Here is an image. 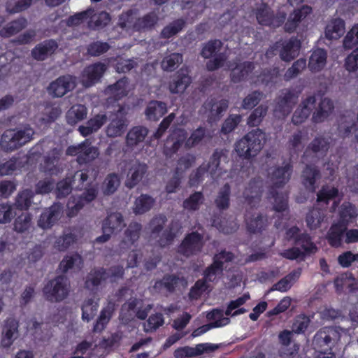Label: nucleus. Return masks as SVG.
Instances as JSON below:
<instances>
[{
    "mask_svg": "<svg viewBox=\"0 0 358 358\" xmlns=\"http://www.w3.org/2000/svg\"><path fill=\"white\" fill-rule=\"evenodd\" d=\"M34 130L29 125L4 131L0 139V148L6 152L16 150L33 138Z\"/></svg>",
    "mask_w": 358,
    "mask_h": 358,
    "instance_id": "1",
    "label": "nucleus"
},
{
    "mask_svg": "<svg viewBox=\"0 0 358 358\" xmlns=\"http://www.w3.org/2000/svg\"><path fill=\"white\" fill-rule=\"evenodd\" d=\"M262 138L263 133L260 129H253L236 143V151L239 156L246 159L254 157L262 149Z\"/></svg>",
    "mask_w": 358,
    "mask_h": 358,
    "instance_id": "2",
    "label": "nucleus"
},
{
    "mask_svg": "<svg viewBox=\"0 0 358 358\" xmlns=\"http://www.w3.org/2000/svg\"><path fill=\"white\" fill-rule=\"evenodd\" d=\"M159 21V17L155 12H150L134 21L132 11L129 10L120 17L119 24L122 28L132 27L139 32H145L155 28Z\"/></svg>",
    "mask_w": 358,
    "mask_h": 358,
    "instance_id": "3",
    "label": "nucleus"
},
{
    "mask_svg": "<svg viewBox=\"0 0 358 358\" xmlns=\"http://www.w3.org/2000/svg\"><path fill=\"white\" fill-rule=\"evenodd\" d=\"M130 107L127 104H118L110 116V121L106 129V136L109 138L121 136L127 129L129 120L127 117Z\"/></svg>",
    "mask_w": 358,
    "mask_h": 358,
    "instance_id": "4",
    "label": "nucleus"
},
{
    "mask_svg": "<svg viewBox=\"0 0 358 358\" xmlns=\"http://www.w3.org/2000/svg\"><path fill=\"white\" fill-rule=\"evenodd\" d=\"M208 240L203 227L199 224L198 231L187 234L178 247V252L187 257L196 255L202 251Z\"/></svg>",
    "mask_w": 358,
    "mask_h": 358,
    "instance_id": "5",
    "label": "nucleus"
},
{
    "mask_svg": "<svg viewBox=\"0 0 358 358\" xmlns=\"http://www.w3.org/2000/svg\"><path fill=\"white\" fill-rule=\"evenodd\" d=\"M69 291V282L66 277L62 275L50 280L43 289L45 298L51 302L63 301L68 296Z\"/></svg>",
    "mask_w": 358,
    "mask_h": 358,
    "instance_id": "6",
    "label": "nucleus"
},
{
    "mask_svg": "<svg viewBox=\"0 0 358 358\" xmlns=\"http://www.w3.org/2000/svg\"><path fill=\"white\" fill-rule=\"evenodd\" d=\"M256 18L259 24L270 26L273 28L279 27L287 17L284 11H278L275 15L271 8L266 3H262L256 9Z\"/></svg>",
    "mask_w": 358,
    "mask_h": 358,
    "instance_id": "7",
    "label": "nucleus"
},
{
    "mask_svg": "<svg viewBox=\"0 0 358 358\" xmlns=\"http://www.w3.org/2000/svg\"><path fill=\"white\" fill-rule=\"evenodd\" d=\"M127 178L125 186L129 189L136 187L147 175L148 166L137 159H131L126 162Z\"/></svg>",
    "mask_w": 358,
    "mask_h": 358,
    "instance_id": "8",
    "label": "nucleus"
},
{
    "mask_svg": "<svg viewBox=\"0 0 358 358\" xmlns=\"http://www.w3.org/2000/svg\"><path fill=\"white\" fill-rule=\"evenodd\" d=\"M341 338L339 329L336 327H324L317 331L312 344L315 349L331 348Z\"/></svg>",
    "mask_w": 358,
    "mask_h": 358,
    "instance_id": "9",
    "label": "nucleus"
},
{
    "mask_svg": "<svg viewBox=\"0 0 358 358\" xmlns=\"http://www.w3.org/2000/svg\"><path fill=\"white\" fill-rule=\"evenodd\" d=\"M229 106L227 100L208 98L203 103L201 112L206 115L209 122L218 121Z\"/></svg>",
    "mask_w": 358,
    "mask_h": 358,
    "instance_id": "10",
    "label": "nucleus"
},
{
    "mask_svg": "<svg viewBox=\"0 0 358 358\" xmlns=\"http://www.w3.org/2000/svg\"><path fill=\"white\" fill-rule=\"evenodd\" d=\"M299 95L294 90H285L277 99L274 115L278 119L285 118L296 103Z\"/></svg>",
    "mask_w": 358,
    "mask_h": 358,
    "instance_id": "11",
    "label": "nucleus"
},
{
    "mask_svg": "<svg viewBox=\"0 0 358 358\" xmlns=\"http://www.w3.org/2000/svg\"><path fill=\"white\" fill-rule=\"evenodd\" d=\"M187 285V280L179 275L166 274L161 280H157L153 289L159 293H173L176 289L185 288Z\"/></svg>",
    "mask_w": 358,
    "mask_h": 358,
    "instance_id": "12",
    "label": "nucleus"
},
{
    "mask_svg": "<svg viewBox=\"0 0 358 358\" xmlns=\"http://www.w3.org/2000/svg\"><path fill=\"white\" fill-rule=\"evenodd\" d=\"M76 77L66 74L50 83L47 90L53 97H62L76 88Z\"/></svg>",
    "mask_w": 358,
    "mask_h": 358,
    "instance_id": "13",
    "label": "nucleus"
},
{
    "mask_svg": "<svg viewBox=\"0 0 358 358\" xmlns=\"http://www.w3.org/2000/svg\"><path fill=\"white\" fill-rule=\"evenodd\" d=\"M252 208L246 207L245 224L248 231L251 234L261 233L268 224V217L260 212L252 213Z\"/></svg>",
    "mask_w": 358,
    "mask_h": 358,
    "instance_id": "14",
    "label": "nucleus"
},
{
    "mask_svg": "<svg viewBox=\"0 0 358 358\" xmlns=\"http://www.w3.org/2000/svg\"><path fill=\"white\" fill-rule=\"evenodd\" d=\"M279 48V56L284 62H290L299 55L301 41L296 37H291L288 41L275 43Z\"/></svg>",
    "mask_w": 358,
    "mask_h": 358,
    "instance_id": "15",
    "label": "nucleus"
},
{
    "mask_svg": "<svg viewBox=\"0 0 358 358\" xmlns=\"http://www.w3.org/2000/svg\"><path fill=\"white\" fill-rule=\"evenodd\" d=\"M19 336V322L13 317H9L3 322L1 331V345L4 348H10Z\"/></svg>",
    "mask_w": 358,
    "mask_h": 358,
    "instance_id": "16",
    "label": "nucleus"
},
{
    "mask_svg": "<svg viewBox=\"0 0 358 358\" xmlns=\"http://www.w3.org/2000/svg\"><path fill=\"white\" fill-rule=\"evenodd\" d=\"M262 187L263 183L260 180L254 179L248 183L243 192L246 207L253 208L259 206L263 192Z\"/></svg>",
    "mask_w": 358,
    "mask_h": 358,
    "instance_id": "17",
    "label": "nucleus"
},
{
    "mask_svg": "<svg viewBox=\"0 0 358 358\" xmlns=\"http://www.w3.org/2000/svg\"><path fill=\"white\" fill-rule=\"evenodd\" d=\"M62 206L60 203H55L46 208L40 215L38 226L43 229H50L60 218Z\"/></svg>",
    "mask_w": 358,
    "mask_h": 358,
    "instance_id": "18",
    "label": "nucleus"
},
{
    "mask_svg": "<svg viewBox=\"0 0 358 358\" xmlns=\"http://www.w3.org/2000/svg\"><path fill=\"white\" fill-rule=\"evenodd\" d=\"M292 166L287 164L284 166L277 167L269 173V182L273 189L282 187L290 179Z\"/></svg>",
    "mask_w": 358,
    "mask_h": 358,
    "instance_id": "19",
    "label": "nucleus"
},
{
    "mask_svg": "<svg viewBox=\"0 0 358 358\" xmlns=\"http://www.w3.org/2000/svg\"><path fill=\"white\" fill-rule=\"evenodd\" d=\"M106 66L101 62H97L87 66L83 71L82 83L89 87L99 81L106 71Z\"/></svg>",
    "mask_w": 358,
    "mask_h": 358,
    "instance_id": "20",
    "label": "nucleus"
},
{
    "mask_svg": "<svg viewBox=\"0 0 358 358\" xmlns=\"http://www.w3.org/2000/svg\"><path fill=\"white\" fill-rule=\"evenodd\" d=\"M338 132L343 137H348L352 134L358 140V114L343 115L341 117L338 124Z\"/></svg>",
    "mask_w": 358,
    "mask_h": 358,
    "instance_id": "21",
    "label": "nucleus"
},
{
    "mask_svg": "<svg viewBox=\"0 0 358 358\" xmlns=\"http://www.w3.org/2000/svg\"><path fill=\"white\" fill-rule=\"evenodd\" d=\"M109 278L106 268H94L87 275L85 281V287L92 292H96L99 287Z\"/></svg>",
    "mask_w": 358,
    "mask_h": 358,
    "instance_id": "22",
    "label": "nucleus"
},
{
    "mask_svg": "<svg viewBox=\"0 0 358 358\" xmlns=\"http://www.w3.org/2000/svg\"><path fill=\"white\" fill-rule=\"evenodd\" d=\"M57 43L52 39L44 41L31 50V57L37 61H43L57 49Z\"/></svg>",
    "mask_w": 358,
    "mask_h": 358,
    "instance_id": "23",
    "label": "nucleus"
},
{
    "mask_svg": "<svg viewBox=\"0 0 358 358\" xmlns=\"http://www.w3.org/2000/svg\"><path fill=\"white\" fill-rule=\"evenodd\" d=\"M225 152L221 149H216L210 156L208 162L205 164L213 180H217L222 173L220 164L222 159H226Z\"/></svg>",
    "mask_w": 358,
    "mask_h": 358,
    "instance_id": "24",
    "label": "nucleus"
},
{
    "mask_svg": "<svg viewBox=\"0 0 358 358\" xmlns=\"http://www.w3.org/2000/svg\"><path fill=\"white\" fill-rule=\"evenodd\" d=\"M334 105L331 99L322 98L313 113L312 120L315 123L324 122L333 112Z\"/></svg>",
    "mask_w": 358,
    "mask_h": 358,
    "instance_id": "25",
    "label": "nucleus"
},
{
    "mask_svg": "<svg viewBox=\"0 0 358 358\" xmlns=\"http://www.w3.org/2000/svg\"><path fill=\"white\" fill-rule=\"evenodd\" d=\"M148 132V129L144 126L133 127L126 135V146L131 149L136 147L138 144L144 141Z\"/></svg>",
    "mask_w": 358,
    "mask_h": 358,
    "instance_id": "26",
    "label": "nucleus"
},
{
    "mask_svg": "<svg viewBox=\"0 0 358 358\" xmlns=\"http://www.w3.org/2000/svg\"><path fill=\"white\" fill-rule=\"evenodd\" d=\"M320 170L315 165H306L301 173V182L306 188L311 192L315 190V182L320 179Z\"/></svg>",
    "mask_w": 358,
    "mask_h": 358,
    "instance_id": "27",
    "label": "nucleus"
},
{
    "mask_svg": "<svg viewBox=\"0 0 358 358\" xmlns=\"http://www.w3.org/2000/svg\"><path fill=\"white\" fill-rule=\"evenodd\" d=\"M108 117L106 114H97L90 119L85 124L78 127L80 134L84 136H88L96 132L107 121Z\"/></svg>",
    "mask_w": 358,
    "mask_h": 358,
    "instance_id": "28",
    "label": "nucleus"
},
{
    "mask_svg": "<svg viewBox=\"0 0 358 358\" xmlns=\"http://www.w3.org/2000/svg\"><path fill=\"white\" fill-rule=\"evenodd\" d=\"M191 83V78L187 71L180 69L169 83V90L172 94L182 93Z\"/></svg>",
    "mask_w": 358,
    "mask_h": 358,
    "instance_id": "29",
    "label": "nucleus"
},
{
    "mask_svg": "<svg viewBox=\"0 0 358 358\" xmlns=\"http://www.w3.org/2000/svg\"><path fill=\"white\" fill-rule=\"evenodd\" d=\"M181 226L178 221H172L168 228L165 229L162 234L157 237L156 242L161 248L166 247L171 245L177 234L179 232Z\"/></svg>",
    "mask_w": 358,
    "mask_h": 358,
    "instance_id": "30",
    "label": "nucleus"
},
{
    "mask_svg": "<svg viewBox=\"0 0 358 358\" xmlns=\"http://www.w3.org/2000/svg\"><path fill=\"white\" fill-rule=\"evenodd\" d=\"M325 217L326 211L324 208L320 207V204L317 203L306 215V222L307 227L311 230L317 229L320 227Z\"/></svg>",
    "mask_w": 358,
    "mask_h": 358,
    "instance_id": "31",
    "label": "nucleus"
},
{
    "mask_svg": "<svg viewBox=\"0 0 358 358\" xmlns=\"http://www.w3.org/2000/svg\"><path fill=\"white\" fill-rule=\"evenodd\" d=\"M125 227L122 215L119 212L109 213L103 220L102 229L111 233L118 232Z\"/></svg>",
    "mask_w": 358,
    "mask_h": 358,
    "instance_id": "32",
    "label": "nucleus"
},
{
    "mask_svg": "<svg viewBox=\"0 0 358 358\" xmlns=\"http://www.w3.org/2000/svg\"><path fill=\"white\" fill-rule=\"evenodd\" d=\"M187 137V132L183 129H178L176 131L168 140L172 142V144L169 146L166 145L164 153L168 157H171L182 146V143L186 141Z\"/></svg>",
    "mask_w": 358,
    "mask_h": 358,
    "instance_id": "33",
    "label": "nucleus"
},
{
    "mask_svg": "<svg viewBox=\"0 0 358 358\" xmlns=\"http://www.w3.org/2000/svg\"><path fill=\"white\" fill-rule=\"evenodd\" d=\"M345 32V22L341 18L331 20L325 28L324 35L329 40H337Z\"/></svg>",
    "mask_w": 358,
    "mask_h": 358,
    "instance_id": "34",
    "label": "nucleus"
},
{
    "mask_svg": "<svg viewBox=\"0 0 358 358\" xmlns=\"http://www.w3.org/2000/svg\"><path fill=\"white\" fill-rule=\"evenodd\" d=\"M255 69L254 63L251 62H244L238 64L231 72V78L234 83H239L247 79L249 75Z\"/></svg>",
    "mask_w": 358,
    "mask_h": 358,
    "instance_id": "35",
    "label": "nucleus"
},
{
    "mask_svg": "<svg viewBox=\"0 0 358 358\" xmlns=\"http://www.w3.org/2000/svg\"><path fill=\"white\" fill-rule=\"evenodd\" d=\"M99 154L98 149L91 145L88 140H85L81 143L80 154L76 161L79 164H87L97 158Z\"/></svg>",
    "mask_w": 358,
    "mask_h": 358,
    "instance_id": "36",
    "label": "nucleus"
},
{
    "mask_svg": "<svg viewBox=\"0 0 358 358\" xmlns=\"http://www.w3.org/2000/svg\"><path fill=\"white\" fill-rule=\"evenodd\" d=\"M27 24L28 22L25 17H18L4 26L0 30V36L3 38L13 36L24 29Z\"/></svg>",
    "mask_w": 358,
    "mask_h": 358,
    "instance_id": "37",
    "label": "nucleus"
},
{
    "mask_svg": "<svg viewBox=\"0 0 358 358\" xmlns=\"http://www.w3.org/2000/svg\"><path fill=\"white\" fill-rule=\"evenodd\" d=\"M167 111L166 104L159 101H151L148 103L145 114L150 120L156 121Z\"/></svg>",
    "mask_w": 358,
    "mask_h": 358,
    "instance_id": "38",
    "label": "nucleus"
},
{
    "mask_svg": "<svg viewBox=\"0 0 358 358\" xmlns=\"http://www.w3.org/2000/svg\"><path fill=\"white\" fill-rule=\"evenodd\" d=\"M347 227L343 222L333 224L327 236L329 244L334 247H338L341 245L342 238Z\"/></svg>",
    "mask_w": 358,
    "mask_h": 358,
    "instance_id": "39",
    "label": "nucleus"
},
{
    "mask_svg": "<svg viewBox=\"0 0 358 358\" xmlns=\"http://www.w3.org/2000/svg\"><path fill=\"white\" fill-rule=\"evenodd\" d=\"M142 229V225L136 222L129 224L128 228L124 231L125 239L120 243L122 248H127L136 241L139 237Z\"/></svg>",
    "mask_w": 358,
    "mask_h": 358,
    "instance_id": "40",
    "label": "nucleus"
},
{
    "mask_svg": "<svg viewBox=\"0 0 358 358\" xmlns=\"http://www.w3.org/2000/svg\"><path fill=\"white\" fill-rule=\"evenodd\" d=\"M327 58V52L322 48L315 50L311 54L308 67L311 71L318 72L321 71L326 65Z\"/></svg>",
    "mask_w": 358,
    "mask_h": 358,
    "instance_id": "41",
    "label": "nucleus"
},
{
    "mask_svg": "<svg viewBox=\"0 0 358 358\" xmlns=\"http://www.w3.org/2000/svg\"><path fill=\"white\" fill-rule=\"evenodd\" d=\"M87 115V108L82 104H76L70 108L66 112V122L70 125H75L78 122L86 119Z\"/></svg>",
    "mask_w": 358,
    "mask_h": 358,
    "instance_id": "42",
    "label": "nucleus"
},
{
    "mask_svg": "<svg viewBox=\"0 0 358 358\" xmlns=\"http://www.w3.org/2000/svg\"><path fill=\"white\" fill-rule=\"evenodd\" d=\"M301 274V269L297 268L292 271L291 273L287 274L285 278H282L277 283L274 284L271 288V291H280L286 292L287 291L292 284L295 282Z\"/></svg>",
    "mask_w": 358,
    "mask_h": 358,
    "instance_id": "43",
    "label": "nucleus"
},
{
    "mask_svg": "<svg viewBox=\"0 0 358 358\" xmlns=\"http://www.w3.org/2000/svg\"><path fill=\"white\" fill-rule=\"evenodd\" d=\"M83 264L82 257L78 254L74 253L71 255H66L59 264V269L62 273H65L70 269L80 270Z\"/></svg>",
    "mask_w": 358,
    "mask_h": 358,
    "instance_id": "44",
    "label": "nucleus"
},
{
    "mask_svg": "<svg viewBox=\"0 0 358 358\" xmlns=\"http://www.w3.org/2000/svg\"><path fill=\"white\" fill-rule=\"evenodd\" d=\"M155 203V200L148 194H141L136 199L133 212L136 215H142L149 211Z\"/></svg>",
    "mask_w": 358,
    "mask_h": 358,
    "instance_id": "45",
    "label": "nucleus"
},
{
    "mask_svg": "<svg viewBox=\"0 0 358 358\" xmlns=\"http://www.w3.org/2000/svg\"><path fill=\"white\" fill-rule=\"evenodd\" d=\"M76 234L71 232L64 233L56 238L53 248L59 252H65L76 242Z\"/></svg>",
    "mask_w": 358,
    "mask_h": 358,
    "instance_id": "46",
    "label": "nucleus"
},
{
    "mask_svg": "<svg viewBox=\"0 0 358 358\" xmlns=\"http://www.w3.org/2000/svg\"><path fill=\"white\" fill-rule=\"evenodd\" d=\"M186 24V21L184 19L179 18L173 20L165 26L160 33V38L168 39L176 35Z\"/></svg>",
    "mask_w": 358,
    "mask_h": 358,
    "instance_id": "47",
    "label": "nucleus"
},
{
    "mask_svg": "<svg viewBox=\"0 0 358 358\" xmlns=\"http://www.w3.org/2000/svg\"><path fill=\"white\" fill-rule=\"evenodd\" d=\"M231 187L228 183L224 184L218 192L215 200L216 207L220 210H227L230 204Z\"/></svg>",
    "mask_w": 358,
    "mask_h": 358,
    "instance_id": "48",
    "label": "nucleus"
},
{
    "mask_svg": "<svg viewBox=\"0 0 358 358\" xmlns=\"http://www.w3.org/2000/svg\"><path fill=\"white\" fill-rule=\"evenodd\" d=\"M34 195L32 190L26 189L20 192L15 197L14 205L20 210H27L31 205V199Z\"/></svg>",
    "mask_w": 358,
    "mask_h": 358,
    "instance_id": "49",
    "label": "nucleus"
},
{
    "mask_svg": "<svg viewBox=\"0 0 358 358\" xmlns=\"http://www.w3.org/2000/svg\"><path fill=\"white\" fill-rule=\"evenodd\" d=\"M98 301L94 299H87L83 301L82 305V319L89 322L96 314L98 310Z\"/></svg>",
    "mask_w": 358,
    "mask_h": 358,
    "instance_id": "50",
    "label": "nucleus"
},
{
    "mask_svg": "<svg viewBox=\"0 0 358 358\" xmlns=\"http://www.w3.org/2000/svg\"><path fill=\"white\" fill-rule=\"evenodd\" d=\"M128 84V79L126 77L120 79L115 84L109 85L106 91L108 93L114 96L115 99H120V98L127 95V87Z\"/></svg>",
    "mask_w": 358,
    "mask_h": 358,
    "instance_id": "51",
    "label": "nucleus"
},
{
    "mask_svg": "<svg viewBox=\"0 0 358 358\" xmlns=\"http://www.w3.org/2000/svg\"><path fill=\"white\" fill-rule=\"evenodd\" d=\"M204 201V196L201 192H195L187 198L182 203L185 209L189 211H196Z\"/></svg>",
    "mask_w": 358,
    "mask_h": 358,
    "instance_id": "52",
    "label": "nucleus"
},
{
    "mask_svg": "<svg viewBox=\"0 0 358 358\" xmlns=\"http://www.w3.org/2000/svg\"><path fill=\"white\" fill-rule=\"evenodd\" d=\"M120 184L119 177L115 173H110L105 178L102 185V192L104 195L113 194Z\"/></svg>",
    "mask_w": 358,
    "mask_h": 358,
    "instance_id": "53",
    "label": "nucleus"
},
{
    "mask_svg": "<svg viewBox=\"0 0 358 358\" xmlns=\"http://www.w3.org/2000/svg\"><path fill=\"white\" fill-rule=\"evenodd\" d=\"M45 168L50 174H57L62 170V165L59 164V155L56 150H53L45 159Z\"/></svg>",
    "mask_w": 358,
    "mask_h": 358,
    "instance_id": "54",
    "label": "nucleus"
},
{
    "mask_svg": "<svg viewBox=\"0 0 358 358\" xmlns=\"http://www.w3.org/2000/svg\"><path fill=\"white\" fill-rule=\"evenodd\" d=\"M269 197L273 198V210L277 212H283L287 208V198L282 193H279L275 189L271 188L268 193Z\"/></svg>",
    "mask_w": 358,
    "mask_h": 358,
    "instance_id": "55",
    "label": "nucleus"
},
{
    "mask_svg": "<svg viewBox=\"0 0 358 358\" xmlns=\"http://www.w3.org/2000/svg\"><path fill=\"white\" fill-rule=\"evenodd\" d=\"M303 135L301 131L294 133L287 142L290 155L296 154L303 148Z\"/></svg>",
    "mask_w": 358,
    "mask_h": 358,
    "instance_id": "56",
    "label": "nucleus"
},
{
    "mask_svg": "<svg viewBox=\"0 0 358 358\" xmlns=\"http://www.w3.org/2000/svg\"><path fill=\"white\" fill-rule=\"evenodd\" d=\"M306 67V60L305 59H299L293 63L285 73L284 80L289 81L297 77Z\"/></svg>",
    "mask_w": 358,
    "mask_h": 358,
    "instance_id": "57",
    "label": "nucleus"
},
{
    "mask_svg": "<svg viewBox=\"0 0 358 358\" xmlns=\"http://www.w3.org/2000/svg\"><path fill=\"white\" fill-rule=\"evenodd\" d=\"M182 62V56L173 53L165 57L162 62V68L166 71H173Z\"/></svg>",
    "mask_w": 358,
    "mask_h": 358,
    "instance_id": "58",
    "label": "nucleus"
},
{
    "mask_svg": "<svg viewBox=\"0 0 358 358\" xmlns=\"http://www.w3.org/2000/svg\"><path fill=\"white\" fill-rule=\"evenodd\" d=\"M31 215L28 213H22L14 222V230L17 233L27 231L31 226Z\"/></svg>",
    "mask_w": 358,
    "mask_h": 358,
    "instance_id": "59",
    "label": "nucleus"
},
{
    "mask_svg": "<svg viewBox=\"0 0 358 358\" xmlns=\"http://www.w3.org/2000/svg\"><path fill=\"white\" fill-rule=\"evenodd\" d=\"M33 0H10L6 3V10L9 14H14L27 10Z\"/></svg>",
    "mask_w": 358,
    "mask_h": 358,
    "instance_id": "60",
    "label": "nucleus"
},
{
    "mask_svg": "<svg viewBox=\"0 0 358 358\" xmlns=\"http://www.w3.org/2000/svg\"><path fill=\"white\" fill-rule=\"evenodd\" d=\"M167 221L166 216L158 215L153 217L150 222V237L153 239H157L159 233L164 229V227Z\"/></svg>",
    "mask_w": 358,
    "mask_h": 358,
    "instance_id": "61",
    "label": "nucleus"
},
{
    "mask_svg": "<svg viewBox=\"0 0 358 358\" xmlns=\"http://www.w3.org/2000/svg\"><path fill=\"white\" fill-rule=\"evenodd\" d=\"M196 162V157L192 153H186L181 156L177 162L176 173L184 172L190 169Z\"/></svg>",
    "mask_w": 358,
    "mask_h": 358,
    "instance_id": "62",
    "label": "nucleus"
},
{
    "mask_svg": "<svg viewBox=\"0 0 358 358\" xmlns=\"http://www.w3.org/2000/svg\"><path fill=\"white\" fill-rule=\"evenodd\" d=\"M268 107L265 105H260L255 108L248 119V124L250 127L258 126L266 116Z\"/></svg>",
    "mask_w": 358,
    "mask_h": 358,
    "instance_id": "63",
    "label": "nucleus"
},
{
    "mask_svg": "<svg viewBox=\"0 0 358 358\" xmlns=\"http://www.w3.org/2000/svg\"><path fill=\"white\" fill-rule=\"evenodd\" d=\"M72 179L66 177L57 182L55 189L56 196L58 199H62L68 196L72 191Z\"/></svg>",
    "mask_w": 358,
    "mask_h": 358,
    "instance_id": "64",
    "label": "nucleus"
}]
</instances>
